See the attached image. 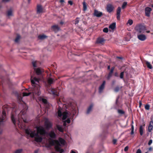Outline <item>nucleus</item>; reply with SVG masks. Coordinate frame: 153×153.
I'll return each instance as SVG.
<instances>
[{
	"instance_id": "ddd939ff",
	"label": "nucleus",
	"mask_w": 153,
	"mask_h": 153,
	"mask_svg": "<svg viewBox=\"0 0 153 153\" xmlns=\"http://www.w3.org/2000/svg\"><path fill=\"white\" fill-rule=\"evenodd\" d=\"M51 28L52 30L56 33L57 32L61 30L60 27H59L58 25H56L52 26Z\"/></svg>"
},
{
	"instance_id": "393cba45",
	"label": "nucleus",
	"mask_w": 153,
	"mask_h": 153,
	"mask_svg": "<svg viewBox=\"0 0 153 153\" xmlns=\"http://www.w3.org/2000/svg\"><path fill=\"white\" fill-rule=\"evenodd\" d=\"M68 113L66 111H65L62 113V119L65 120L67 117V116Z\"/></svg>"
},
{
	"instance_id": "9b49d317",
	"label": "nucleus",
	"mask_w": 153,
	"mask_h": 153,
	"mask_svg": "<svg viewBox=\"0 0 153 153\" xmlns=\"http://www.w3.org/2000/svg\"><path fill=\"white\" fill-rule=\"evenodd\" d=\"M44 11H45L42 8L41 5H37V14H40L44 12Z\"/></svg>"
},
{
	"instance_id": "6e6d98bb",
	"label": "nucleus",
	"mask_w": 153,
	"mask_h": 153,
	"mask_svg": "<svg viewBox=\"0 0 153 153\" xmlns=\"http://www.w3.org/2000/svg\"><path fill=\"white\" fill-rule=\"evenodd\" d=\"M59 2L61 3L62 4L63 2H64V0H60Z\"/></svg>"
},
{
	"instance_id": "c85d7f7f",
	"label": "nucleus",
	"mask_w": 153,
	"mask_h": 153,
	"mask_svg": "<svg viewBox=\"0 0 153 153\" xmlns=\"http://www.w3.org/2000/svg\"><path fill=\"white\" fill-rule=\"evenodd\" d=\"M50 68H48V70L51 72V71L52 70L53 72H54V70L56 68L55 67V66L54 65L52 64L51 65V66L50 67Z\"/></svg>"
},
{
	"instance_id": "c03bdc74",
	"label": "nucleus",
	"mask_w": 153,
	"mask_h": 153,
	"mask_svg": "<svg viewBox=\"0 0 153 153\" xmlns=\"http://www.w3.org/2000/svg\"><path fill=\"white\" fill-rule=\"evenodd\" d=\"M52 126V124L50 122L48 121V129L51 128Z\"/></svg>"
},
{
	"instance_id": "39448f33",
	"label": "nucleus",
	"mask_w": 153,
	"mask_h": 153,
	"mask_svg": "<svg viewBox=\"0 0 153 153\" xmlns=\"http://www.w3.org/2000/svg\"><path fill=\"white\" fill-rule=\"evenodd\" d=\"M51 74H50V76H48V93L52 94L54 97H57L59 96V93L57 91V90L55 89L51 88V85L53 84L55 82V80L53 78L50 77L51 76Z\"/></svg>"
},
{
	"instance_id": "a211bd4d",
	"label": "nucleus",
	"mask_w": 153,
	"mask_h": 153,
	"mask_svg": "<svg viewBox=\"0 0 153 153\" xmlns=\"http://www.w3.org/2000/svg\"><path fill=\"white\" fill-rule=\"evenodd\" d=\"M153 128V120H152L149 123L148 128V131L149 132H151Z\"/></svg>"
},
{
	"instance_id": "3c124183",
	"label": "nucleus",
	"mask_w": 153,
	"mask_h": 153,
	"mask_svg": "<svg viewBox=\"0 0 153 153\" xmlns=\"http://www.w3.org/2000/svg\"><path fill=\"white\" fill-rule=\"evenodd\" d=\"M66 122L68 123H70V120L69 119H67V120H66Z\"/></svg>"
},
{
	"instance_id": "864d4df0",
	"label": "nucleus",
	"mask_w": 153,
	"mask_h": 153,
	"mask_svg": "<svg viewBox=\"0 0 153 153\" xmlns=\"http://www.w3.org/2000/svg\"><path fill=\"white\" fill-rule=\"evenodd\" d=\"M115 68V67L114 66L112 67L110 71H113Z\"/></svg>"
},
{
	"instance_id": "0e129e2a",
	"label": "nucleus",
	"mask_w": 153,
	"mask_h": 153,
	"mask_svg": "<svg viewBox=\"0 0 153 153\" xmlns=\"http://www.w3.org/2000/svg\"><path fill=\"white\" fill-rule=\"evenodd\" d=\"M146 32L147 33H149L150 32V31L149 30H148V31H146Z\"/></svg>"
},
{
	"instance_id": "5701e85b",
	"label": "nucleus",
	"mask_w": 153,
	"mask_h": 153,
	"mask_svg": "<svg viewBox=\"0 0 153 153\" xmlns=\"http://www.w3.org/2000/svg\"><path fill=\"white\" fill-rule=\"evenodd\" d=\"M93 105L92 104H91L89 106V107H88V108L87 109V111L86 112L87 114H89L90 112L91 111V110L93 107Z\"/></svg>"
},
{
	"instance_id": "f3484780",
	"label": "nucleus",
	"mask_w": 153,
	"mask_h": 153,
	"mask_svg": "<svg viewBox=\"0 0 153 153\" xmlns=\"http://www.w3.org/2000/svg\"><path fill=\"white\" fill-rule=\"evenodd\" d=\"M105 81H104L103 82L102 84L99 87V91L100 93H101V92H102L103 90L105 88Z\"/></svg>"
},
{
	"instance_id": "680f3d73",
	"label": "nucleus",
	"mask_w": 153,
	"mask_h": 153,
	"mask_svg": "<svg viewBox=\"0 0 153 153\" xmlns=\"http://www.w3.org/2000/svg\"><path fill=\"white\" fill-rule=\"evenodd\" d=\"M60 24L62 25L63 24V22H61L60 23Z\"/></svg>"
},
{
	"instance_id": "603ef678",
	"label": "nucleus",
	"mask_w": 153,
	"mask_h": 153,
	"mask_svg": "<svg viewBox=\"0 0 153 153\" xmlns=\"http://www.w3.org/2000/svg\"><path fill=\"white\" fill-rule=\"evenodd\" d=\"M114 75L116 77L118 76V74L117 72H116L114 74Z\"/></svg>"
},
{
	"instance_id": "1a4fd4ad",
	"label": "nucleus",
	"mask_w": 153,
	"mask_h": 153,
	"mask_svg": "<svg viewBox=\"0 0 153 153\" xmlns=\"http://www.w3.org/2000/svg\"><path fill=\"white\" fill-rule=\"evenodd\" d=\"M152 8L150 7H147L145 8V16L147 17H149L151 12L152 11Z\"/></svg>"
},
{
	"instance_id": "58836bf2",
	"label": "nucleus",
	"mask_w": 153,
	"mask_h": 153,
	"mask_svg": "<svg viewBox=\"0 0 153 153\" xmlns=\"http://www.w3.org/2000/svg\"><path fill=\"white\" fill-rule=\"evenodd\" d=\"M103 32H104L105 33H108V28H107V27L104 28L103 30Z\"/></svg>"
},
{
	"instance_id": "f03ea898",
	"label": "nucleus",
	"mask_w": 153,
	"mask_h": 153,
	"mask_svg": "<svg viewBox=\"0 0 153 153\" xmlns=\"http://www.w3.org/2000/svg\"><path fill=\"white\" fill-rule=\"evenodd\" d=\"M37 131H31L29 129L26 130V133L31 137H34L35 140L37 142H40L42 138L47 134L45 130L48 128V123L46 121L44 127L39 126L36 127Z\"/></svg>"
},
{
	"instance_id": "f704fd0d",
	"label": "nucleus",
	"mask_w": 153,
	"mask_h": 153,
	"mask_svg": "<svg viewBox=\"0 0 153 153\" xmlns=\"http://www.w3.org/2000/svg\"><path fill=\"white\" fill-rule=\"evenodd\" d=\"M121 88H120L119 86H117L114 88V91L116 92H117Z\"/></svg>"
},
{
	"instance_id": "338daca9",
	"label": "nucleus",
	"mask_w": 153,
	"mask_h": 153,
	"mask_svg": "<svg viewBox=\"0 0 153 153\" xmlns=\"http://www.w3.org/2000/svg\"><path fill=\"white\" fill-rule=\"evenodd\" d=\"M118 99H117L116 100V103H117V101H118Z\"/></svg>"
},
{
	"instance_id": "79ce46f5",
	"label": "nucleus",
	"mask_w": 153,
	"mask_h": 153,
	"mask_svg": "<svg viewBox=\"0 0 153 153\" xmlns=\"http://www.w3.org/2000/svg\"><path fill=\"white\" fill-rule=\"evenodd\" d=\"M79 18L77 17L76 18V19L75 20V25L77 24L79 22Z\"/></svg>"
},
{
	"instance_id": "ea45409f",
	"label": "nucleus",
	"mask_w": 153,
	"mask_h": 153,
	"mask_svg": "<svg viewBox=\"0 0 153 153\" xmlns=\"http://www.w3.org/2000/svg\"><path fill=\"white\" fill-rule=\"evenodd\" d=\"M20 38V36L19 35H18L16 38L15 40V41L16 42H18Z\"/></svg>"
},
{
	"instance_id": "2eb2a0df",
	"label": "nucleus",
	"mask_w": 153,
	"mask_h": 153,
	"mask_svg": "<svg viewBox=\"0 0 153 153\" xmlns=\"http://www.w3.org/2000/svg\"><path fill=\"white\" fill-rule=\"evenodd\" d=\"M48 136L52 139H55L56 137V135L53 131L48 132Z\"/></svg>"
},
{
	"instance_id": "423d86ee",
	"label": "nucleus",
	"mask_w": 153,
	"mask_h": 153,
	"mask_svg": "<svg viewBox=\"0 0 153 153\" xmlns=\"http://www.w3.org/2000/svg\"><path fill=\"white\" fill-rule=\"evenodd\" d=\"M135 29L138 32V33L140 34L144 33L146 30V28L144 26L141 25H139L135 27Z\"/></svg>"
},
{
	"instance_id": "e2e57ef3",
	"label": "nucleus",
	"mask_w": 153,
	"mask_h": 153,
	"mask_svg": "<svg viewBox=\"0 0 153 153\" xmlns=\"http://www.w3.org/2000/svg\"><path fill=\"white\" fill-rule=\"evenodd\" d=\"M117 58L119 59H122V58L121 57H117Z\"/></svg>"
},
{
	"instance_id": "bb28decb",
	"label": "nucleus",
	"mask_w": 153,
	"mask_h": 153,
	"mask_svg": "<svg viewBox=\"0 0 153 153\" xmlns=\"http://www.w3.org/2000/svg\"><path fill=\"white\" fill-rule=\"evenodd\" d=\"M144 128L142 125L140 126L139 128V132L141 136H142L143 134V130Z\"/></svg>"
},
{
	"instance_id": "412c9836",
	"label": "nucleus",
	"mask_w": 153,
	"mask_h": 153,
	"mask_svg": "<svg viewBox=\"0 0 153 153\" xmlns=\"http://www.w3.org/2000/svg\"><path fill=\"white\" fill-rule=\"evenodd\" d=\"M7 16L8 17L13 16V14L12 10L11 9L8 10L7 11Z\"/></svg>"
},
{
	"instance_id": "9d476101",
	"label": "nucleus",
	"mask_w": 153,
	"mask_h": 153,
	"mask_svg": "<svg viewBox=\"0 0 153 153\" xmlns=\"http://www.w3.org/2000/svg\"><path fill=\"white\" fill-rule=\"evenodd\" d=\"M137 37L141 41H144L147 38L146 35L143 34H140L137 35Z\"/></svg>"
},
{
	"instance_id": "c756f323",
	"label": "nucleus",
	"mask_w": 153,
	"mask_h": 153,
	"mask_svg": "<svg viewBox=\"0 0 153 153\" xmlns=\"http://www.w3.org/2000/svg\"><path fill=\"white\" fill-rule=\"evenodd\" d=\"M133 121H132V124L131 125V135L133 134H134V126L133 124Z\"/></svg>"
},
{
	"instance_id": "7ed1b4c3",
	"label": "nucleus",
	"mask_w": 153,
	"mask_h": 153,
	"mask_svg": "<svg viewBox=\"0 0 153 153\" xmlns=\"http://www.w3.org/2000/svg\"><path fill=\"white\" fill-rule=\"evenodd\" d=\"M26 116L25 111H22L17 116V118L16 115H15L14 113H13L11 115V119L12 122L14 124L17 123L18 125H21L22 121L25 123L27 122L25 118Z\"/></svg>"
},
{
	"instance_id": "6ab92c4d",
	"label": "nucleus",
	"mask_w": 153,
	"mask_h": 153,
	"mask_svg": "<svg viewBox=\"0 0 153 153\" xmlns=\"http://www.w3.org/2000/svg\"><path fill=\"white\" fill-rule=\"evenodd\" d=\"M32 64L33 69H34L35 68H38L39 65V62L37 61H33L32 62Z\"/></svg>"
},
{
	"instance_id": "4d7b16f0",
	"label": "nucleus",
	"mask_w": 153,
	"mask_h": 153,
	"mask_svg": "<svg viewBox=\"0 0 153 153\" xmlns=\"http://www.w3.org/2000/svg\"><path fill=\"white\" fill-rule=\"evenodd\" d=\"M139 107H141V105H142V103H141V101H140L139 102Z\"/></svg>"
},
{
	"instance_id": "774afa93",
	"label": "nucleus",
	"mask_w": 153,
	"mask_h": 153,
	"mask_svg": "<svg viewBox=\"0 0 153 153\" xmlns=\"http://www.w3.org/2000/svg\"><path fill=\"white\" fill-rule=\"evenodd\" d=\"M38 153V151H36L35 152V153Z\"/></svg>"
},
{
	"instance_id": "cd10ccee",
	"label": "nucleus",
	"mask_w": 153,
	"mask_h": 153,
	"mask_svg": "<svg viewBox=\"0 0 153 153\" xmlns=\"http://www.w3.org/2000/svg\"><path fill=\"white\" fill-rule=\"evenodd\" d=\"M83 4V10L85 11L87 9V6L86 3L85 1H84L82 3Z\"/></svg>"
},
{
	"instance_id": "4be33fe9",
	"label": "nucleus",
	"mask_w": 153,
	"mask_h": 153,
	"mask_svg": "<svg viewBox=\"0 0 153 153\" xmlns=\"http://www.w3.org/2000/svg\"><path fill=\"white\" fill-rule=\"evenodd\" d=\"M57 129L60 132H63V129L62 125H56V126Z\"/></svg>"
},
{
	"instance_id": "4468645a",
	"label": "nucleus",
	"mask_w": 153,
	"mask_h": 153,
	"mask_svg": "<svg viewBox=\"0 0 153 153\" xmlns=\"http://www.w3.org/2000/svg\"><path fill=\"white\" fill-rule=\"evenodd\" d=\"M34 70L36 74L38 75H40L42 72L44 71L43 69L39 68H34Z\"/></svg>"
},
{
	"instance_id": "b1692460",
	"label": "nucleus",
	"mask_w": 153,
	"mask_h": 153,
	"mask_svg": "<svg viewBox=\"0 0 153 153\" xmlns=\"http://www.w3.org/2000/svg\"><path fill=\"white\" fill-rule=\"evenodd\" d=\"M116 26V23L114 22L110 25L109 27V28L111 29V30H113L115 28Z\"/></svg>"
},
{
	"instance_id": "72a5a7b5",
	"label": "nucleus",
	"mask_w": 153,
	"mask_h": 153,
	"mask_svg": "<svg viewBox=\"0 0 153 153\" xmlns=\"http://www.w3.org/2000/svg\"><path fill=\"white\" fill-rule=\"evenodd\" d=\"M62 114L60 110H59L58 111V116L59 117H61L62 116Z\"/></svg>"
},
{
	"instance_id": "a19ab883",
	"label": "nucleus",
	"mask_w": 153,
	"mask_h": 153,
	"mask_svg": "<svg viewBox=\"0 0 153 153\" xmlns=\"http://www.w3.org/2000/svg\"><path fill=\"white\" fill-rule=\"evenodd\" d=\"M128 22L129 24V25H131L133 24V21L131 19H129L128 20Z\"/></svg>"
},
{
	"instance_id": "09e8293b",
	"label": "nucleus",
	"mask_w": 153,
	"mask_h": 153,
	"mask_svg": "<svg viewBox=\"0 0 153 153\" xmlns=\"http://www.w3.org/2000/svg\"><path fill=\"white\" fill-rule=\"evenodd\" d=\"M117 142V140L116 139H114L113 140V142L114 144H115Z\"/></svg>"
},
{
	"instance_id": "f8f14e48",
	"label": "nucleus",
	"mask_w": 153,
	"mask_h": 153,
	"mask_svg": "<svg viewBox=\"0 0 153 153\" xmlns=\"http://www.w3.org/2000/svg\"><path fill=\"white\" fill-rule=\"evenodd\" d=\"M94 16L97 17H100L103 15L102 12L98 11L97 10H95L94 12Z\"/></svg>"
},
{
	"instance_id": "5fc2aeb1",
	"label": "nucleus",
	"mask_w": 153,
	"mask_h": 153,
	"mask_svg": "<svg viewBox=\"0 0 153 153\" xmlns=\"http://www.w3.org/2000/svg\"><path fill=\"white\" fill-rule=\"evenodd\" d=\"M10 0H3V1L4 2H6L9 1Z\"/></svg>"
},
{
	"instance_id": "473e14b6",
	"label": "nucleus",
	"mask_w": 153,
	"mask_h": 153,
	"mask_svg": "<svg viewBox=\"0 0 153 153\" xmlns=\"http://www.w3.org/2000/svg\"><path fill=\"white\" fill-rule=\"evenodd\" d=\"M127 4V3L126 2H124L122 5V8L123 9H125L126 8Z\"/></svg>"
},
{
	"instance_id": "aec40b11",
	"label": "nucleus",
	"mask_w": 153,
	"mask_h": 153,
	"mask_svg": "<svg viewBox=\"0 0 153 153\" xmlns=\"http://www.w3.org/2000/svg\"><path fill=\"white\" fill-rule=\"evenodd\" d=\"M38 38L39 39L43 40L46 39L47 38V36L44 34H42L39 35Z\"/></svg>"
},
{
	"instance_id": "7c9ffc66",
	"label": "nucleus",
	"mask_w": 153,
	"mask_h": 153,
	"mask_svg": "<svg viewBox=\"0 0 153 153\" xmlns=\"http://www.w3.org/2000/svg\"><path fill=\"white\" fill-rule=\"evenodd\" d=\"M146 63L148 68L150 69H152V65L150 64V63L149 62L146 61Z\"/></svg>"
},
{
	"instance_id": "e433bc0d",
	"label": "nucleus",
	"mask_w": 153,
	"mask_h": 153,
	"mask_svg": "<svg viewBox=\"0 0 153 153\" xmlns=\"http://www.w3.org/2000/svg\"><path fill=\"white\" fill-rule=\"evenodd\" d=\"M150 105L149 104H146L145 105V108L146 110H149L150 108Z\"/></svg>"
},
{
	"instance_id": "13d9d810",
	"label": "nucleus",
	"mask_w": 153,
	"mask_h": 153,
	"mask_svg": "<svg viewBox=\"0 0 153 153\" xmlns=\"http://www.w3.org/2000/svg\"><path fill=\"white\" fill-rule=\"evenodd\" d=\"M71 153H76L74 151L72 150L71 151Z\"/></svg>"
},
{
	"instance_id": "49530a36",
	"label": "nucleus",
	"mask_w": 153,
	"mask_h": 153,
	"mask_svg": "<svg viewBox=\"0 0 153 153\" xmlns=\"http://www.w3.org/2000/svg\"><path fill=\"white\" fill-rule=\"evenodd\" d=\"M128 146H126L125 148L124 149V150L126 152L128 150Z\"/></svg>"
},
{
	"instance_id": "bf43d9fd",
	"label": "nucleus",
	"mask_w": 153,
	"mask_h": 153,
	"mask_svg": "<svg viewBox=\"0 0 153 153\" xmlns=\"http://www.w3.org/2000/svg\"><path fill=\"white\" fill-rule=\"evenodd\" d=\"M2 129L0 128V134H1L2 132Z\"/></svg>"
},
{
	"instance_id": "052dcab7",
	"label": "nucleus",
	"mask_w": 153,
	"mask_h": 153,
	"mask_svg": "<svg viewBox=\"0 0 153 153\" xmlns=\"http://www.w3.org/2000/svg\"><path fill=\"white\" fill-rule=\"evenodd\" d=\"M110 65H108V67H107V69L108 70H109L110 69Z\"/></svg>"
},
{
	"instance_id": "c9c22d12",
	"label": "nucleus",
	"mask_w": 153,
	"mask_h": 153,
	"mask_svg": "<svg viewBox=\"0 0 153 153\" xmlns=\"http://www.w3.org/2000/svg\"><path fill=\"white\" fill-rule=\"evenodd\" d=\"M118 112L120 114H124L125 113V112L123 111L120 109H118Z\"/></svg>"
},
{
	"instance_id": "f257e3e1",
	"label": "nucleus",
	"mask_w": 153,
	"mask_h": 153,
	"mask_svg": "<svg viewBox=\"0 0 153 153\" xmlns=\"http://www.w3.org/2000/svg\"><path fill=\"white\" fill-rule=\"evenodd\" d=\"M30 80L32 86L31 92L28 93L23 92L22 95L18 96V100L20 101H22V96H27L30 94L34 98L37 99L39 101L42 102L44 104H46L47 102V100L44 98L39 97L41 94L40 86L39 84V79L36 77L31 76Z\"/></svg>"
},
{
	"instance_id": "0eeeda50",
	"label": "nucleus",
	"mask_w": 153,
	"mask_h": 153,
	"mask_svg": "<svg viewBox=\"0 0 153 153\" xmlns=\"http://www.w3.org/2000/svg\"><path fill=\"white\" fill-rule=\"evenodd\" d=\"M6 108L5 109H4L3 112L2 113V115L1 117L0 116V126H1L3 124V120H4L5 118L6 115V111H7L8 110L7 108V106H4L3 108Z\"/></svg>"
},
{
	"instance_id": "69168bd1",
	"label": "nucleus",
	"mask_w": 153,
	"mask_h": 153,
	"mask_svg": "<svg viewBox=\"0 0 153 153\" xmlns=\"http://www.w3.org/2000/svg\"><path fill=\"white\" fill-rule=\"evenodd\" d=\"M48 109H49V108L50 107L51 105H50L48 103Z\"/></svg>"
},
{
	"instance_id": "a878e982",
	"label": "nucleus",
	"mask_w": 153,
	"mask_h": 153,
	"mask_svg": "<svg viewBox=\"0 0 153 153\" xmlns=\"http://www.w3.org/2000/svg\"><path fill=\"white\" fill-rule=\"evenodd\" d=\"M104 41L103 38H98L97 40V42L98 43L102 44Z\"/></svg>"
},
{
	"instance_id": "dca6fc26",
	"label": "nucleus",
	"mask_w": 153,
	"mask_h": 153,
	"mask_svg": "<svg viewBox=\"0 0 153 153\" xmlns=\"http://www.w3.org/2000/svg\"><path fill=\"white\" fill-rule=\"evenodd\" d=\"M121 11V8L120 7H118L117 9V19L119 20L120 19V13Z\"/></svg>"
},
{
	"instance_id": "2f4dec72",
	"label": "nucleus",
	"mask_w": 153,
	"mask_h": 153,
	"mask_svg": "<svg viewBox=\"0 0 153 153\" xmlns=\"http://www.w3.org/2000/svg\"><path fill=\"white\" fill-rule=\"evenodd\" d=\"M113 71H110V72L108 73V76H107V79H109L112 76V74Z\"/></svg>"
},
{
	"instance_id": "a18cd8bd",
	"label": "nucleus",
	"mask_w": 153,
	"mask_h": 153,
	"mask_svg": "<svg viewBox=\"0 0 153 153\" xmlns=\"http://www.w3.org/2000/svg\"><path fill=\"white\" fill-rule=\"evenodd\" d=\"M152 143V140H150L148 143V144L149 145H150Z\"/></svg>"
},
{
	"instance_id": "8fccbe9b",
	"label": "nucleus",
	"mask_w": 153,
	"mask_h": 153,
	"mask_svg": "<svg viewBox=\"0 0 153 153\" xmlns=\"http://www.w3.org/2000/svg\"><path fill=\"white\" fill-rule=\"evenodd\" d=\"M136 153H141V151L140 149H138L136 152Z\"/></svg>"
},
{
	"instance_id": "4c0bfd02",
	"label": "nucleus",
	"mask_w": 153,
	"mask_h": 153,
	"mask_svg": "<svg viewBox=\"0 0 153 153\" xmlns=\"http://www.w3.org/2000/svg\"><path fill=\"white\" fill-rule=\"evenodd\" d=\"M124 72L123 71L121 73L120 75V77L121 79H123V78Z\"/></svg>"
},
{
	"instance_id": "de8ad7c7",
	"label": "nucleus",
	"mask_w": 153,
	"mask_h": 153,
	"mask_svg": "<svg viewBox=\"0 0 153 153\" xmlns=\"http://www.w3.org/2000/svg\"><path fill=\"white\" fill-rule=\"evenodd\" d=\"M68 3L70 5H72L73 4V2L71 1H68Z\"/></svg>"
},
{
	"instance_id": "37998d69",
	"label": "nucleus",
	"mask_w": 153,
	"mask_h": 153,
	"mask_svg": "<svg viewBox=\"0 0 153 153\" xmlns=\"http://www.w3.org/2000/svg\"><path fill=\"white\" fill-rule=\"evenodd\" d=\"M22 151V149H19L17 150L15 152V153H21Z\"/></svg>"
},
{
	"instance_id": "20e7f679",
	"label": "nucleus",
	"mask_w": 153,
	"mask_h": 153,
	"mask_svg": "<svg viewBox=\"0 0 153 153\" xmlns=\"http://www.w3.org/2000/svg\"><path fill=\"white\" fill-rule=\"evenodd\" d=\"M59 141L57 140L52 139L50 142L48 139V144L50 143L52 145L54 146V148L56 151L59 152L60 153H62L64 151L63 149H61L60 147V146H61L60 143L62 145H64L65 141L61 137L59 138ZM49 147V144H48V148Z\"/></svg>"
},
{
	"instance_id": "6e6552de",
	"label": "nucleus",
	"mask_w": 153,
	"mask_h": 153,
	"mask_svg": "<svg viewBox=\"0 0 153 153\" xmlns=\"http://www.w3.org/2000/svg\"><path fill=\"white\" fill-rule=\"evenodd\" d=\"M106 8L107 11L109 13H110L113 11L114 9V7L112 5L108 4L107 5Z\"/></svg>"
}]
</instances>
